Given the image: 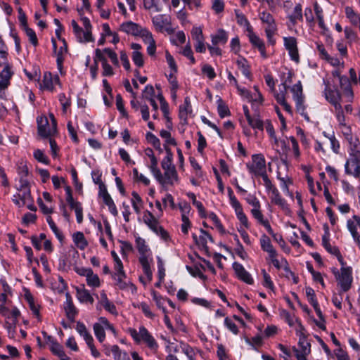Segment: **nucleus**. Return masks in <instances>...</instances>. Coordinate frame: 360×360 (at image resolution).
Returning <instances> with one entry per match:
<instances>
[{
	"mask_svg": "<svg viewBox=\"0 0 360 360\" xmlns=\"http://www.w3.org/2000/svg\"><path fill=\"white\" fill-rule=\"evenodd\" d=\"M136 247L140 254L139 260L142 266L143 271L147 281L150 282L153 279V271L150 266L153 261L151 251L146 245L145 240L139 236L136 238Z\"/></svg>",
	"mask_w": 360,
	"mask_h": 360,
	"instance_id": "nucleus-1",
	"label": "nucleus"
},
{
	"mask_svg": "<svg viewBox=\"0 0 360 360\" xmlns=\"http://www.w3.org/2000/svg\"><path fill=\"white\" fill-rule=\"evenodd\" d=\"M228 194L229 198V202L231 207L234 209L236 215L237 219L239 220L240 223V226L238 229V231L243 240V241L250 245L251 243L250 237L245 230L243 228V226L245 229L250 228V224L248 221V219L245 214L243 212V207L240 203V202L237 200L236 197L233 195V192L231 188H228Z\"/></svg>",
	"mask_w": 360,
	"mask_h": 360,
	"instance_id": "nucleus-2",
	"label": "nucleus"
},
{
	"mask_svg": "<svg viewBox=\"0 0 360 360\" xmlns=\"http://www.w3.org/2000/svg\"><path fill=\"white\" fill-rule=\"evenodd\" d=\"M167 155L161 162V167L164 171L162 174V179H157V181L162 186L173 185L178 182V174L175 166L172 164V153L169 148L165 146Z\"/></svg>",
	"mask_w": 360,
	"mask_h": 360,
	"instance_id": "nucleus-3",
	"label": "nucleus"
},
{
	"mask_svg": "<svg viewBox=\"0 0 360 360\" xmlns=\"http://www.w3.org/2000/svg\"><path fill=\"white\" fill-rule=\"evenodd\" d=\"M128 333L136 343H144L153 352L155 353L159 347L155 338L143 326H141L137 331L136 329L129 328Z\"/></svg>",
	"mask_w": 360,
	"mask_h": 360,
	"instance_id": "nucleus-4",
	"label": "nucleus"
},
{
	"mask_svg": "<svg viewBox=\"0 0 360 360\" xmlns=\"http://www.w3.org/2000/svg\"><path fill=\"white\" fill-rule=\"evenodd\" d=\"M260 245L263 251L269 255L273 265L278 269H281L282 266L287 265L288 262L285 259L281 258V261L277 259V252L273 247L271 240L265 234L262 235L260 238Z\"/></svg>",
	"mask_w": 360,
	"mask_h": 360,
	"instance_id": "nucleus-5",
	"label": "nucleus"
},
{
	"mask_svg": "<svg viewBox=\"0 0 360 360\" xmlns=\"http://www.w3.org/2000/svg\"><path fill=\"white\" fill-rule=\"evenodd\" d=\"M259 18L262 22L266 25L265 27V33L269 43L272 45L274 44L275 39L274 36L276 32L277 27L274 17L269 13L264 11L260 13Z\"/></svg>",
	"mask_w": 360,
	"mask_h": 360,
	"instance_id": "nucleus-6",
	"label": "nucleus"
},
{
	"mask_svg": "<svg viewBox=\"0 0 360 360\" xmlns=\"http://www.w3.org/2000/svg\"><path fill=\"white\" fill-rule=\"evenodd\" d=\"M333 273L342 290L344 292L348 291L352 282L351 268L342 266L340 269V274L336 269L333 271Z\"/></svg>",
	"mask_w": 360,
	"mask_h": 360,
	"instance_id": "nucleus-7",
	"label": "nucleus"
},
{
	"mask_svg": "<svg viewBox=\"0 0 360 360\" xmlns=\"http://www.w3.org/2000/svg\"><path fill=\"white\" fill-rule=\"evenodd\" d=\"M152 22L158 32H166L168 34H172L174 31L172 27L169 17L166 15L159 14L153 16Z\"/></svg>",
	"mask_w": 360,
	"mask_h": 360,
	"instance_id": "nucleus-8",
	"label": "nucleus"
},
{
	"mask_svg": "<svg viewBox=\"0 0 360 360\" xmlns=\"http://www.w3.org/2000/svg\"><path fill=\"white\" fill-rule=\"evenodd\" d=\"M38 133L44 138L51 136L56 132V121L54 116H52L51 125L49 123L46 118L40 117L37 119Z\"/></svg>",
	"mask_w": 360,
	"mask_h": 360,
	"instance_id": "nucleus-9",
	"label": "nucleus"
},
{
	"mask_svg": "<svg viewBox=\"0 0 360 360\" xmlns=\"http://www.w3.org/2000/svg\"><path fill=\"white\" fill-rule=\"evenodd\" d=\"M248 168L249 172L255 176L266 175L265 159L261 154L252 155V162Z\"/></svg>",
	"mask_w": 360,
	"mask_h": 360,
	"instance_id": "nucleus-10",
	"label": "nucleus"
},
{
	"mask_svg": "<svg viewBox=\"0 0 360 360\" xmlns=\"http://www.w3.org/2000/svg\"><path fill=\"white\" fill-rule=\"evenodd\" d=\"M345 139L349 143L348 152L352 160H360V141L356 135L351 133H345Z\"/></svg>",
	"mask_w": 360,
	"mask_h": 360,
	"instance_id": "nucleus-11",
	"label": "nucleus"
},
{
	"mask_svg": "<svg viewBox=\"0 0 360 360\" xmlns=\"http://www.w3.org/2000/svg\"><path fill=\"white\" fill-rule=\"evenodd\" d=\"M25 299L28 304V307L32 311V315L36 318L38 322L41 321L40 309L41 304L28 291L25 293Z\"/></svg>",
	"mask_w": 360,
	"mask_h": 360,
	"instance_id": "nucleus-12",
	"label": "nucleus"
},
{
	"mask_svg": "<svg viewBox=\"0 0 360 360\" xmlns=\"http://www.w3.org/2000/svg\"><path fill=\"white\" fill-rule=\"evenodd\" d=\"M291 91L293 94V98L296 103L297 110L301 115H304V105H303V99H302V86L300 81L297 84H294L292 86Z\"/></svg>",
	"mask_w": 360,
	"mask_h": 360,
	"instance_id": "nucleus-13",
	"label": "nucleus"
},
{
	"mask_svg": "<svg viewBox=\"0 0 360 360\" xmlns=\"http://www.w3.org/2000/svg\"><path fill=\"white\" fill-rule=\"evenodd\" d=\"M120 30L128 34L141 36L143 38V34L146 30L132 21H128L120 25Z\"/></svg>",
	"mask_w": 360,
	"mask_h": 360,
	"instance_id": "nucleus-14",
	"label": "nucleus"
},
{
	"mask_svg": "<svg viewBox=\"0 0 360 360\" xmlns=\"http://www.w3.org/2000/svg\"><path fill=\"white\" fill-rule=\"evenodd\" d=\"M284 45L288 51L291 59L295 62H298L299 54L296 39L292 37H284Z\"/></svg>",
	"mask_w": 360,
	"mask_h": 360,
	"instance_id": "nucleus-15",
	"label": "nucleus"
},
{
	"mask_svg": "<svg viewBox=\"0 0 360 360\" xmlns=\"http://www.w3.org/2000/svg\"><path fill=\"white\" fill-rule=\"evenodd\" d=\"M65 297L66 300L63 304V309L68 320L70 322H74L77 314V310L72 302L70 295L69 293H66Z\"/></svg>",
	"mask_w": 360,
	"mask_h": 360,
	"instance_id": "nucleus-16",
	"label": "nucleus"
},
{
	"mask_svg": "<svg viewBox=\"0 0 360 360\" xmlns=\"http://www.w3.org/2000/svg\"><path fill=\"white\" fill-rule=\"evenodd\" d=\"M13 75L11 66L8 62H4V69L0 72V89H7L10 84V79Z\"/></svg>",
	"mask_w": 360,
	"mask_h": 360,
	"instance_id": "nucleus-17",
	"label": "nucleus"
},
{
	"mask_svg": "<svg viewBox=\"0 0 360 360\" xmlns=\"http://www.w3.org/2000/svg\"><path fill=\"white\" fill-rule=\"evenodd\" d=\"M248 37L250 43L258 49L262 57L266 58L267 55L265 51V45L264 41L251 30H248Z\"/></svg>",
	"mask_w": 360,
	"mask_h": 360,
	"instance_id": "nucleus-18",
	"label": "nucleus"
},
{
	"mask_svg": "<svg viewBox=\"0 0 360 360\" xmlns=\"http://www.w3.org/2000/svg\"><path fill=\"white\" fill-rule=\"evenodd\" d=\"M345 172L360 180V160H347L345 165Z\"/></svg>",
	"mask_w": 360,
	"mask_h": 360,
	"instance_id": "nucleus-19",
	"label": "nucleus"
},
{
	"mask_svg": "<svg viewBox=\"0 0 360 360\" xmlns=\"http://www.w3.org/2000/svg\"><path fill=\"white\" fill-rule=\"evenodd\" d=\"M233 268L237 276L248 284H252L253 279L250 274L245 269L243 266L238 262L233 264Z\"/></svg>",
	"mask_w": 360,
	"mask_h": 360,
	"instance_id": "nucleus-20",
	"label": "nucleus"
},
{
	"mask_svg": "<svg viewBox=\"0 0 360 360\" xmlns=\"http://www.w3.org/2000/svg\"><path fill=\"white\" fill-rule=\"evenodd\" d=\"M143 221L145 224L156 234H158V229L160 225L158 220L149 211H146L143 215Z\"/></svg>",
	"mask_w": 360,
	"mask_h": 360,
	"instance_id": "nucleus-21",
	"label": "nucleus"
},
{
	"mask_svg": "<svg viewBox=\"0 0 360 360\" xmlns=\"http://www.w3.org/2000/svg\"><path fill=\"white\" fill-rule=\"evenodd\" d=\"M251 214L252 217L257 221V222L262 225L269 233H273L271 226L268 220L264 219V217L261 212L260 207L251 209Z\"/></svg>",
	"mask_w": 360,
	"mask_h": 360,
	"instance_id": "nucleus-22",
	"label": "nucleus"
},
{
	"mask_svg": "<svg viewBox=\"0 0 360 360\" xmlns=\"http://www.w3.org/2000/svg\"><path fill=\"white\" fill-rule=\"evenodd\" d=\"M58 76H53L50 72H45L41 86L46 90L53 91L55 84H58Z\"/></svg>",
	"mask_w": 360,
	"mask_h": 360,
	"instance_id": "nucleus-23",
	"label": "nucleus"
},
{
	"mask_svg": "<svg viewBox=\"0 0 360 360\" xmlns=\"http://www.w3.org/2000/svg\"><path fill=\"white\" fill-rule=\"evenodd\" d=\"M76 296L78 300L82 303H90L93 304L94 300L89 291L86 290L83 285L82 287H77L76 288Z\"/></svg>",
	"mask_w": 360,
	"mask_h": 360,
	"instance_id": "nucleus-24",
	"label": "nucleus"
},
{
	"mask_svg": "<svg viewBox=\"0 0 360 360\" xmlns=\"http://www.w3.org/2000/svg\"><path fill=\"white\" fill-rule=\"evenodd\" d=\"M17 172L20 178L19 182L21 184V186L24 187L26 185H30L29 181L27 179L28 175V168L26 164L21 161L18 164Z\"/></svg>",
	"mask_w": 360,
	"mask_h": 360,
	"instance_id": "nucleus-25",
	"label": "nucleus"
},
{
	"mask_svg": "<svg viewBox=\"0 0 360 360\" xmlns=\"http://www.w3.org/2000/svg\"><path fill=\"white\" fill-rule=\"evenodd\" d=\"M143 41L148 45V54L150 56H154L156 51V45L151 32H150L148 30H145L143 34Z\"/></svg>",
	"mask_w": 360,
	"mask_h": 360,
	"instance_id": "nucleus-26",
	"label": "nucleus"
},
{
	"mask_svg": "<svg viewBox=\"0 0 360 360\" xmlns=\"http://www.w3.org/2000/svg\"><path fill=\"white\" fill-rule=\"evenodd\" d=\"M288 18L289 19L290 23L289 26H294L298 21L303 20L302 8L301 4H298L295 6L292 12L288 15Z\"/></svg>",
	"mask_w": 360,
	"mask_h": 360,
	"instance_id": "nucleus-27",
	"label": "nucleus"
},
{
	"mask_svg": "<svg viewBox=\"0 0 360 360\" xmlns=\"http://www.w3.org/2000/svg\"><path fill=\"white\" fill-rule=\"evenodd\" d=\"M99 303L104 307V309L111 313L112 314L117 315V311L115 305L110 302L108 299L105 292L103 290L101 292Z\"/></svg>",
	"mask_w": 360,
	"mask_h": 360,
	"instance_id": "nucleus-28",
	"label": "nucleus"
},
{
	"mask_svg": "<svg viewBox=\"0 0 360 360\" xmlns=\"http://www.w3.org/2000/svg\"><path fill=\"white\" fill-rule=\"evenodd\" d=\"M325 97L326 100L330 102L334 108L338 105H341L342 97L339 92L331 89L325 90Z\"/></svg>",
	"mask_w": 360,
	"mask_h": 360,
	"instance_id": "nucleus-29",
	"label": "nucleus"
},
{
	"mask_svg": "<svg viewBox=\"0 0 360 360\" xmlns=\"http://www.w3.org/2000/svg\"><path fill=\"white\" fill-rule=\"evenodd\" d=\"M271 202L279 206L283 210H288L286 201L281 196L278 189H274L272 193L269 194Z\"/></svg>",
	"mask_w": 360,
	"mask_h": 360,
	"instance_id": "nucleus-30",
	"label": "nucleus"
},
{
	"mask_svg": "<svg viewBox=\"0 0 360 360\" xmlns=\"http://www.w3.org/2000/svg\"><path fill=\"white\" fill-rule=\"evenodd\" d=\"M200 235L199 237L196 234L193 233L192 237L197 245L205 248L208 240L213 242L212 236L205 231L200 229Z\"/></svg>",
	"mask_w": 360,
	"mask_h": 360,
	"instance_id": "nucleus-31",
	"label": "nucleus"
},
{
	"mask_svg": "<svg viewBox=\"0 0 360 360\" xmlns=\"http://www.w3.org/2000/svg\"><path fill=\"white\" fill-rule=\"evenodd\" d=\"M212 44L214 46L225 44L228 41V34L222 29L218 30L215 34L211 35Z\"/></svg>",
	"mask_w": 360,
	"mask_h": 360,
	"instance_id": "nucleus-32",
	"label": "nucleus"
},
{
	"mask_svg": "<svg viewBox=\"0 0 360 360\" xmlns=\"http://www.w3.org/2000/svg\"><path fill=\"white\" fill-rule=\"evenodd\" d=\"M347 228L352 236L359 233L358 228L360 229V217L353 215L352 219L347 221Z\"/></svg>",
	"mask_w": 360,
	"mask_h": 360,
	"instance_id": "nucleus-33",
	"label": "nucleus"
},
{
	"mask_svg": "<svg viewBox=\"0 0 360 360\" xmlns=\"http://www.w3.org/2000/svg\"><path fill=\"white\" fill-rule=\"evenodd\" d=\"M236 64L239 70L242 72L243 75L248 79H250L251 72L250 70V65L247 60L241 56H239L236 60Z\"/></svg>",
	"mask_w": 360,
	"mask_h": 360,
	"instance_id": "nucleus-34",
	"label": "nucleus"
},
{
	"mask_svg": "<svg viewBox=\"0 0 360 360\" xmlns=\"http://www.w3.org/2000/svg\"><path fill=\"white\" fill-rule=\"evenodd\" d=\"M76 330L84 338L86 343L94 341L92 335L83 323L80 321L77 322Z\"/></svg>",
	"mask_w": 360,
	"mask_h": 360,
	"instance_id": "nucleus-35",
	"label": "nucleus"
},
{
	"mask_svg": "<svg viewBox=\"0 0 360 360\" xmlns=\"http://www.w3.org/2000/svg\"><path fill=\"white\" fill-rule=\"evenodd\" d=\"M191 104L188 97L184 100V103L179 108V117L181 120L186 121L188 115L191 114Z\"/></svg>",
	"mask_w": 360,
	"mask_h": 360,
	"instance_id": "nucleus-36",
	"label": "nucleus"
},
{
	"mask_svg": "<svg viewBox=\"0 0 360 360\" xmlns=\"http://www.w3.org/2000/svg\"><path fill=\"white\" fill-rule=\"evenodd\" d=\"M76 38L78 41L82 43H86L89 41H92L94 40L91 34V32L86 31L82 28H79L78 31H75L74 32Z\"/></svg>",
	"mask_w": 360,
	"mask_h": 360,
	"instance_id": "nucleus-37",
	"label": "nucleus"
},
{
	"mask_svg": "<svg viewBox=\"0 0 360 360\" xmlns=\"http://www.w3.org/2000/svg\"><path fill=\"white\" fill-rule=\"evenodd\" d=\"M322 241H323V245L327 250V251L333 255H337L339 262H340V264L342 265H343L344 264L343 259H342V256L340 255V252H339L338 249L336 247L332 246L330 244L326 236L323 237Z\"/></svg>",
	"mask_w": 360,
	"mask_h": 360,
	"instance_id": "nucleus-38",
	"label": "nucleus"
},
{
	"mask_svg": "<svg viewBox=\"0 0 360 360\" xmlns=\"http://www.w3.org/2000/svg\"><path fill=\"white\" fill-rule=\"evenodd\" d=\"M72 239L75 245L80 250H84L88 245L85 237L82 232H76L72 235Z\"/></svg>",
	"mask_w": 360,
	"mask_h": 360,
	"instance_id": "nucleus-39",
	"label": "nucleus"
},
{
	"mask_svg": "<svg viewBox=\"0 0 360 360\" xmlns=\"http://www.w3.org/2000/svg\"><path fill=\"white\" fill-rule=\"evenodd\" d=\"M112 278L115 281V285L121 290L126 289L128 286V283L125 281V273H114Z\"/></svg>",
	"mask_w": 360,
	"mask_h": 360,
	"instance_id": "nucleus-40",
	"label": "nucleus"
},
{
	"mask_svg": "<svg viewBox=\"0 0 360 360\" xmlns=\"http://www.w3.org/2000/svg\"><path fill=\"white\" fill-rule=\"evenodd\" d=\"M131 202L135 212L139 214L143 208V202L141 198L137 193H132V198L131 200Z\"/></svg>",
	"mask_w": 360,
	"mask_h": 360,
	"instance_id": "nucleus-41",
	"label": "nucleus"
},
{
	"mask_svg": "<svg viewBox=\"0 0 360 360\" xmlns=\"http://www.w3.org/2000/svg\"><path fill=\"white\" fill-rule=\"evenodd\" d=\"M11 294L10 286L5 281H0V301L6 303L8 295Z\"/></svg>",
	"mask_w": 360,
	"mask_h": 360,
	"instance_id": "nucleus-42",
	"label": "nucleus"
},
{
	"mask_svg": "<svg viewBox=\"0 0 360 360\" xmlns=\"http://www.w3.org/2000/svg\"><path fill=\"white\" fill-rule=\"evenodd\" d=\"M110 351L115 360H130L127 353L122 352L117 345L111 346Z\"/></svg>",
	"mask_w": 360,
	"mask_h": 360,
	"instance_id": "nucleus-43",
	"label": "nucleus"
},
{
	"mask_svg": "<svg viewBox=\"0 0 360 360\" xmlns=\"http://www.w3.org/2000/svg\"><path fill=\"white\" fill-rule=\"evenodd\" d=\"M30 185H26V186L22 187L21 184H19L18 187H17L18 191L20 192V198L24 203L26 205L27 202L31 201V193L30 189L29 188Z\"/></svg>",
	"mask_w": 360,
	"mask_h": 360,
	"instance_id": "nucleus-44",
	"label": "nucleus"
},
{
	"mask_svg": "<svg viewBox=\"0 0 360 360\" xmlns=\"http://www.w3.org/2000/svg\"><path fill=\"white\" fill-rule=\"evenodd\" d=\"M86 281L88 286L94 288L101 286V281L98 276L91 270L89 275L86 277Z\"/></svg>",
	"mask_w": 360,
	"mask_h": 360,
	"instance_id": "nucleus-45",
	"label": "nucleus"
},
{
	"mask_svg": "<svg viewBox=\"0 0 360 360\" xmlns=\"http://www.w3.org/2000/svg\"><path fill=\"white\" fill-rule=\"evenodd\" d=\"M158 2L159 0H143V6L146 10L158 13L162 11Z\"/></svg>",
	"mask_w": 360,
	"mask_h": 360,
	"instance_id": "nucleus-46",
	"label": "nucleus"
},
{
	"mask_svg": "<svg viewBox=\"0 0 360 360\" xmlns=\"http://www.w3.org/2000/svg\"><path fill=\"white\" fill-rule=\"evenodd\" d=\"M148 168L156 180L157 179H162V172L158 167V159L156 158H152Z\"/></svg>",
	"mask_w": 360,
	"mask_h": 360,
	"instance_id": "nucleus-47",
	"label": "nucleus"
},
{
	"mask_svg": "<svg viewBox=\"0 0 360 360\" xmlns=\"http://www.w3.org/2000/svg\"><path fill=\"white\" fill-rule=\"evenodd\" d=\"M248 122L251 127L255 129H257L260 131L264 129V122H262L258 115L250 117V120H248Z\"/></svg>",
	"mask_w": 360,
	"mask_h": 360,
	"instance_id": "nucleus-48",
	"label": "nucleus"
},
{
	"mask_svg": "<svg viewBox=\"0 0 360 360\" xmlns=\"http://www.w3.org/2000/svg\"><path fill=\"white\" fill-rule=\"evenodd\" d=\"M158 263V276L159 278V283H161L165 277V264L162 258L159 256L157 257Z\"/></svg>",
	"mask_w": 360,
	"mask_h": 360,
	"instance_id": "nucleus-49",
	"label": "nucleus"
},
{
	"mask_svg": "<svg viewBox=\"0 0 360 360\" xmlns=\"http://www.w3.org/2000/svg\"><path fill=\"white\" fill-rule=\"evenodd\" d=\"M152 296L153 300L155 302L157 307L162 310L164 314H166V309L164 307V304L166 302L167 300L160 295L155 291L152 292Z\"/></svg>",
	"mask_w": 360,
	"mask_h": 360,
	"instance_id": "nucleus-50",
	"label": "nucleus"
},
{
	"mask_svg": "<svg viewBox=\"0 0 360 360\" xmlns=\"http://www.w3.org/2000/svg\"><path fill=\"white\" fill-rule=\"evenodd\" d=\"M93 329L94 331V334L98 339V340L102 343L105 339V333L103 328H102L97 323H95L93 326Z\"/></svg>",
	"mask_w": 360,
	"mask_h": 360,
	"instance_id": "nucleus-51",
	"label": "nucleus"
},
{
	"mask_svg": "<svg viewBox=\"0 0 360 360\" xmlns=\"http://www.w3.org/2000/svg\"><path fill=\"white\" fill-rule=\"evenodd\" d=\"M299 346L300 347V351L304 352V354H309L310 353V344L308 342L306 337L304 334H301L299 338Z\"/></svg>",
	"mask_w": 360,
	"mask_h": 360,
	"instance_id": "nucleus-52",
	"label": "nucleus"
},
{
	"mask_svg": "<svg viewBox=\"0 0 360 360\" xmlns=\"http://www.w3.org/2000/svg\"><path fill=\"white\" fill-rule=\"evenodd\" d=\"M101 61L102 66L104 65L105 63H108L107 57L105 53L104 52V49H96L95 50V57H94V63H97Z\"/></svg>",
	"mask_w": 360,
	"mask_h": 360,
	"instance_id": "nucleus-53",
	"label": "nucleus"
},
{
	"mask_svg": "<svg viewBox=\"0 0 360 360\" xmlns=\"http://www.w3.org/2000/svg\"><path fill=\"white\" fill-rule=\"evenodd\" d=\"M34 158L39 162L49 165V161L47 156L44 153V152L40 149H36L33 153Z\"/></svg>",
	"mask_w": 360,
	"mask_h": 360,
	"instance_id": "nucleus-54",
	"label": "nucleus"
},
{
	"mask_svg": "<svg viewBox=\"0 0 360 360\" xmlns=\"http://www.w3.org/2000/svg\"><path fill=\"white\" fill-rule=\"evenodd\" d=\"M160 135L165 140L166 144L172 146H175L176 144L175 139L172 137L169 131L162 129L160 131Z\"/></svg>",
	"mask_w": 360,
	"mask_h": 360,
	"instance_id": "nucleus-55",
	"label": "nucleus"
},
{
	"mask_svg": "<svg viewBox=\"0 0 360 360\" xmlns=\"http://www.w3.org/2000/svg\"><path fill=\"white\" fill-rule=\"evenodd\" d=\"M290 140L292 143V158L295 160H298L300 157V151L298 143L293 136L290 137Z\"/></svg>",
	"mask_w": 360,
	"mask_h": 360,
	"instance_id": "nucleus-56",
	"label": "nucleus"
},
{
	"mask_svg": "<svg viewBox=\"0 0 360 360\" xmlns=\"http://www.w3.org/2000/svg\"><path fill=\"white\" fill-rule=\"evenodd\" d=\"M66 200L68 202V203L69 204L70 208L72 210H74L75 212H76V210H78L79 209H80L82 207V205L80 204V202H77V201H75L72 195V194L70 193V191H68V195H67V198H66Z\"/></svg>",
	"mask_w": 360,
	"mask_h": 360,
	"instance_id": "nucleus-57",
	"label": "nucleus"
},
{
	"mask_svg": "<svg viewBox=\"0 0 360 360\" xmlns=\"http://www.w3.org/2000/svg\"><path fill=\"white\" fill-rule=\"evenodd\" d=\"M66 200L68 202V203L69 204L70 208L72 210H74L75 212H76V210H78L79 209H80L82 207V205L80 204V202H77V201H75L72 195V194L70 193V191H68V195H67V198H66Z\"/></svg>",
	"mask_w": 360,
	"mask_h": 360,
	"instance_id": "nucleus-58",
	"label": "nucleus"
},
{
	"mask_svg": "<svg viewBox=\"0 0 360 360\" xmlns=\"http://www.w3.org/2000/svg\"><path fill=\"white\" fill-rule=\"evenodd\" d=\"M202 72L205 75L210 79H213L216 77L214 68L208 64H205L202 67Z\"/></svg>",
	"mask_w": 360,
	"mask_h": 360,
	"instance_id": "nucleus-59",
	"label": "nucleus"
},
{
	"mask_svg": "<svg viewBox=\"0 0 360 360\" xmlns=\"http://www.w3.org/2000/svg\"><path fill=\"white\" fill-rule=\"evenodd\" d=\"M225 326L234 335H237L239 332L238 328L234 321L229 317H226L224 319Z\"/></svg>",
	"mask_w": 360,
	"mask_h": 360,
	"instance_id": "nucleus-60",
	"label": "nucleus"
},
{
	"mask_svg": "<svg viewBox=\"0 0 360 360\" xmlns=\"http://www.w3.org/2000/svg\"><path fill=\"white\" fill-rule=\"evenodd\" d=\"M155 90L152 85H146L142 92V96L146 100H152L154 98Z\"/></svg>",
	"mask_w": 360,
	"mask_h": 360,
	"instance_id": "nucleus-61",
	"label": "nucleus"
},
{
	"mask_svg": "<svg viewBox=\"0 0 360 360\" xmlns=\"http://www.w3.org/2000/svg\"><path fill=\"white\" fill-rule=\"evenodd\" d=\"M104 52L105 53L106 57L110 58V60H111L114 65L119 66L117 55L115 51H113L110 49L105 48L104 49Z\"/></svg>",
	"mask_w": 360,
	"mask_h": 360,
	"instance_id": "nucleus-62",
	"label": "nucleus"
},
{
	"mask_svg": "<svg viewBox=\"0 0 360 360\" xmlns=\"http://www.w3.org/2000/svg\"><path fill=\"white\" fill-rule=\"evenodd\" d=\"M217 110L220 117L223 118L229 114V110L221 99L218 101Z\"/></svg>",
	"mask_w": 360,
	"mask_h": 360,
	"instance_id": "nucleus-63",
	"label": "nucleus"
},
{
	"mask_svg": "<svg viewBox=\"0 0 360 360\" xmlns=\"http://www.w3.org/2000/svg\"><path fill=\"white\" fill-rule=\"evenodd\" d=\"M133 176L137 181L143 183L144 185L148 186L150 184V180L143 174L139 173L136 168L133 169Z\"/></svg>",
	"mask_w": 360,
	"mask_h": 360,
	"instance_id": "nucleus-64",
	"label": "nucleus"
}]
</instances>
